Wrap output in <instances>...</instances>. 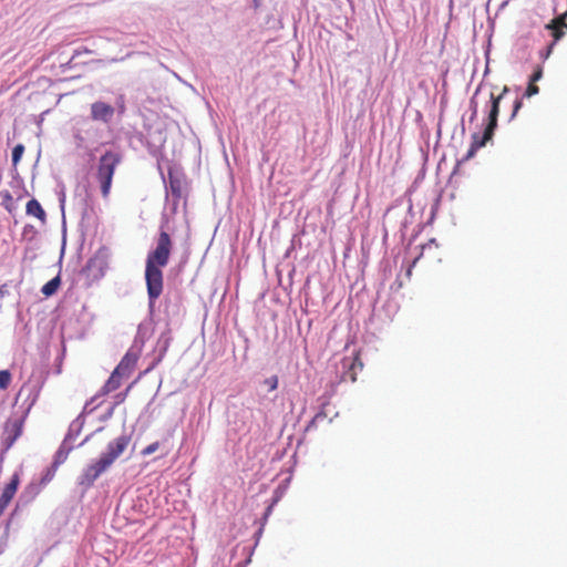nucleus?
<instances>
[{
  "label": "nucleus",
  "mask_w": 567,
  "mask_h": 567,
  "mask_svg": "<svg viewBox=\"0 0 567 567\" xmlns=\"http://www.w3.org/2000/svg\"><path fill=\"white\" fill-rule=\"evenodd\" d=\"M173 250L171 235L161 229L156 246L147 254L145 262V281L150 303L153 305L162 295L164 279L162 268L166 267Z\"/></svg>",
  "instance_id": "nucleus-1"
},
{
  "label": "nucleus",
  "mask_w": 567,
  "mask_h": 567,
  "mask_svg": "<svg viewBox=\"0 0 567 567\" xmlns=\"http://www.w3.org/2000/svg\"><path fill=\"white\" fill-rule=\"evenodd\" d=\"M131 443V436L123 434L107 444L106 452L99 460L87 465L80 478L79 483L90 487L111 465L124 453Z\"/></svg>",
  "instance_id": "nucleus-2"
},
{
  "label": "nucleus",
  "mask_w": 567,
  "mask_h": 567,
  "mask_svg": "<svg viewBox=\"0 0 567 567\" xmlns=\"http://www.w3.org/2000/svg\"><path fill=\"white\" fill-rule=\"evenodd\" d=\"M509 92V89L505 85L502 90V92L498 95H494L491 93L489 101H491V109L488 112V122L484 130V133L482 136L478 134H473L472 136V144L470 146V150L466 154V159L474 156V154L477 152L478 148L485 146V144L492 140L494 135V131L497 127V117L499 114V103L505 97V95Z\"/></svg>",
  "instance_id": "nucleus-3"
},
{
  "label": "nucleus",
  "mask_w": 567,
  "mask_h": 567,
  "mask_svg": "<svg viewBox=\"0 0 567 567\" xmlns=\"http://www.w3.org/2000/svg\"><path fill=\"white\" fill-rule=\"evenodd\" d=\"M121 162V154L113 151H106L99 159L95 177L104 198H107L110 195L113 176Z\"/></svg>",
  "instance_id": "nucleus-4"
},
{
  "label": "nucleus",
  "mask_w": 567,
  "mask_h": 567,
  "mask_svg": "<svg viewBox=\"0 0 567 567\" xmlns=\"http://www.w3.org/2000/svg\"><path fill=\"white\" fill-rule=\"evenodd\" d=\"M29 410L30 408L21 411L20 413L16 412L6 421L3 427V444L6 450H9L22 435Z\"/></svg>",
  "instance_id": "nucleus-5"
},
{
  "label": "nucleus",
  "mask_w": 567,
  "mask_h": 567,
  "mask_svg": "<svg viewBox=\"0 0 567 567\" xmlns=\"http://www.w3.org/2000/svg\"><path fill=\"white\" fill-rule=\"evenodd\" d=\"M123 378H126L125 375H122L118 371H116L114 369V371L111 373L110 378L107 379V381L104 383V385L101 388V390L89 401L86 402L85 404V410H89L90 411H93L99 404L96 405H93L92 408H90L97 399H100L101 396H104L115 390H117L121 384H122V380Z\"/></svg>",
  "instance_id": "nucleus-6"
},
{
  "label": "nucleus",
  "mask_w": 567,
  "mask_h": 567,
  "mask_svg": "<svg viewBox=\"0 0 567 567\" xmlns=\"http://www.w3.org/2000/svg\"><path fill=\"white\" fill-rule=\"evenodd\" d=\"M20 484V476L18 473H14L10 482L6 484L3 489L0 492V517L3 515L4 511L7 509L8 505L13 499L18 487Z\"/></svg>",
  "instance_id": "nucleus-7"
},
{
  "label": "nucleus",
  "mask_w": 567,
  "mask_h": 567,
  "mask_svg": "<svg viewBox=\"0 0 567 567\" xmlns=\"http://www.w3.org/2000/svg\"><path fill=\"white\" fill-rule=\"evenodd\" d=\"M342 365L344 369H347L342 375V379L355 382L358 372L362 371L363 369L360 351H357L351 358H343Z\"/></svg>",
  "instance_id": "nucleus-8"
},
{
  "label": "nucleus",
  "mask_w": 567,
  "mask_h": 567,
  "mask_svg": "<svg viewBox=\"0 0 567 567\" xmlns=\"http://www.w3.org/2000/svg\"><path fill=\"white\" fill-rule=\"evenodd\" d=\"M114 115V107L104 102H94L91 105V117L94 121L109 122Z\"/></svg>",
  "instance_id": "nucleus-9"
},
{
  "label": "nucleus",
  "mask_w": 567,
  "mask_h": 567,
  "mask_svg": "<svg viewBox=\"0 0 567 567\" xmlns=\"http://www.w3.org/2000/svg\"><path fill=\"white\" fill-rule=\"evenodd\" d=\"M137 362V355L133 352H127L115 368L122 375L130 377L135 364Z\"/></svg>",
  "instance_id": "nucleus-10"
},
{
  "label": "nucleus",
  "mask_w": 567,
  "mask_h": 567,
  "mask_svg": "<svg viewBox=\"0 0 567 567\" xmlns=\"http://www.w3.org/2000/svg\"><path fill=\"white\" fill-rule=\"evenodd\" d=\"M547 28L553 30L554 41H558L564 35L563 29H567L564 16L554 19Z\"/></svg>",
  "instance_id": "nucleus-11"
},
{
  "label": "nucleus",
  "mask_w": 567,
  "mask_h": 567,
  "mask_svg": "<svg viewBox=\"0 0 567 567\" xmlns=\"http://www.w3.org/2000/svg\"><path fill=\"white\" fill-rule=\"evenodd\" d=\"M27 214L37 217L41 221L45 220V212L42 208L41 204L32 198L27 203Z\"/></svg>",
  "instance_id": "nucleus-12"
},
{
  "label": "nucleus",
  "mask_w": 567,
  "mask_h": 567,
  "mask_svg": "<svg viewBox=\"0 0 567 567\" xmlns=\"http://www.w3.org/2000/svg\"><path fill=\"white\" fill-rule=\"evenodd\" d=\"M61 286V278L60 276H55L54 278H52L51 280H49L42 288H41V292L45 296V297H51L53 296L54 293H56L58 289L60 288Z\"/></svg>",
  "instance_id": "nucleus-13"
},
{
  "label": "nucleus",
  "mask_w": 567,
  "mask_h": 567,
  "mask_svg": "<svg viewBox=\"0 0 567 567\" xmlns=\"http://www.w3.org/2000/svg\"><path fill=\"white\" fill-rule=\"evenodd\" d=\"M169 189L172 195L178 200L182 197V182L172 173L168 174Z\"/></svg>",
  "instance_id": "nucleus-14"
},
{
  "label": "nucleus",
  "mask_w": 567,
  "mask_h": 567,
  "mask_svg": "<svg viewBox=\"0 0 567 567\" xmlns=\"http://www.w3.org/2000/svg\"><path fill=\"white\" fill-rule=\"evenodd\" d=\"M60 461L55 460L52 467L47 471V473L41 478L42 484H47L51 482L55 475L56 467L59 466Z\"/></svg>",
  "instance_id": "nucleus-15"
},
{
  "label": "nucleus",
  "mask_w": 567,
  "mask_h": 567,
  "mask_svg": "<svg viewBox=\"0 0 567 567\" xmlns=\"http://www.w3.org/2000/svg\"><path fill=\"white\" fill-rule=\"evenodd\" d=\"M11 383V373L8 370L0 371V389L6 390Z\"/></svg>",
  "instance_id": "nucleus-16"
},
{
  "label": "nucleus",
  "mask_w": 567,
  "mask_h": 567,
  "mask_svg": "<svg viewBox=\"0 0 567 567\" xmlns=\"http://www.w3.org/2000/svg\"><path fill=\"white\" fill-rule=\"evenodd\" d=\"M24 152V146L22 144H18L12 150V162L16 165L22 157Z\"/></svg>",
  "instance_id": "nucleus-17"
},
{
  "label": "nucleus",
  "mask_w": 567,
  "mask_h": 567,
  "mask_svg": "<svg viewBox=\"0 0 567 567\" xmlns=\"http://www.w3.org/2000/svg\"><path fill=\"white\" fill-rule=\"evenodd\" d=\"M158 447H159V443L158 442H154V443L147 445L145 449H143L141 454L143 456H148V455L155 453L158 450Z\"/></svg>",
  "instance_id": "nucleus-18"
},
{
  "label": "nucleus",
  "mask_w": 567,
  "mask_h": 567,
  "mask_svg": "<svg viewBox=\"0 0 567 567\" xmlns=\"http://www.w3.org/2000/svg\"><path fill=\"white\" fill-rule=\"evenodd\" d=\"M538 92H539V87H538L534 82H530V81H529L528 86H527V89H526V91H525L524 96H526V97H530V96H533V95L537 94Z\"/></svg>",
  "instance_id": "nucleus-19"
},
{
  "label": "nucleus",
  "mask_w": 567,
  "mask_h": 567,
  "mask_svg": "<svg viewBox=\"0 0 567 567\" xmlns=\"http://www.w3.org/2000/svg\"><path fill=\"white\" fill-rule=\"evenodd\" d=\"M265 384L268 386L269 391H274L278 388V377L272 375L265 380Z\"/></svg>",
  "instance_id": "nucleus-20"
},
{
  "label": "nucleus",
  "mask_w": 567,
  "mask_h": 567,
  "mask_svg": "<svg viewBox=\"0 0 567 567\" xmlns=\"http://www.w3.org/2000/svg\"><path fill=\"white\" fill-rule=\"evenodd\" d=\"M131 389H132V384L128 385L124 392L117 393L115 395V405L121 404L125 401Z\"/></svg>",
  "instance_id": "nucleus-21"
},
{
  "label": "nucleus",
  "mask_w": 567,
  "mask_h": 567,
  "mask_svg": "<svg viewBox=\"0 0 567 567\" xmlns=\"http://www.w3.org/2000/svg\"><path fill=\"white\" fill-rule=\"evenodd\" d=\"M542 78H543V68L538 65V66L534 70V72H533V74H532V76H530L529 81H530V82L536 83V82H537V81H539Z\"/></svg>",
  "instance_id": "nucleus-22"
},
{
  "label": "nucleus",
  "mask_w": 567,
  "mask_h": 567,
  "mask_svg": "<svg viewBox=\"0 0 567 567\" xmlns=\"http://www.w3.org/2000/svg\"><path fill=\"white\" fill-rule=\"evenodd\" d=\"M523 106V101L522 99H516L513 103V111H512V114H511V120H513L518 111L520 110V107Z\"/></svg>",
  "instance_id": "nucleus-23"
},
{
  "label": "nucleus",
  "mask_w": 567,
  "mask_h": 567,
  "mask_svg": "<svg viewBox=\"0 0 567 567\" xmlns=\"http://www.w3.org/2000/svg\"><path fill=\"white\" fill-rule=\"evenodd\" d=\"M555 43H556V42H555V41H553V43H550V44L548 45V48H547V50H546L545 54L543 55V58H544V59H547V58L549 56V54L551 53V50H553V48H554Z\"/></svg>",
  "instance_id": "nucleus-24"
},
{
  "label": "nucleus",
  "mask_w": 567,
  "mask_h": 567,
  "mask_svg": "<svg viewBox=\"0 0 567 567\" xmlns=\"http://www.w3.org/2000/svg\"><path fill=\"white\" fill-rule=\"evenodd\" d=\"M419 258H420V256H417V257L413 260V262H412L411 267L415 266V264L417 262Z\"/></svg>",
  "instance_id": "nucleus-25"
},
{
  "label": "nucleus",
  "mask_w": 567,
  "mask_h": 567,
  "mask_svg": "<svg viewBox=\"0 0 567 567\" xmlns=\"http://www.w3.org/2000/svg\"><path fill=\"white\" fill-rule=\"evenodd\" d=\"M56 460H58V461H60V463H61V462H62V461H61V460H62V456H60V454H59V455H58V457H56Z\"/></svg>",
  "instance_id": "nucleus-26"
}]
</instances>
